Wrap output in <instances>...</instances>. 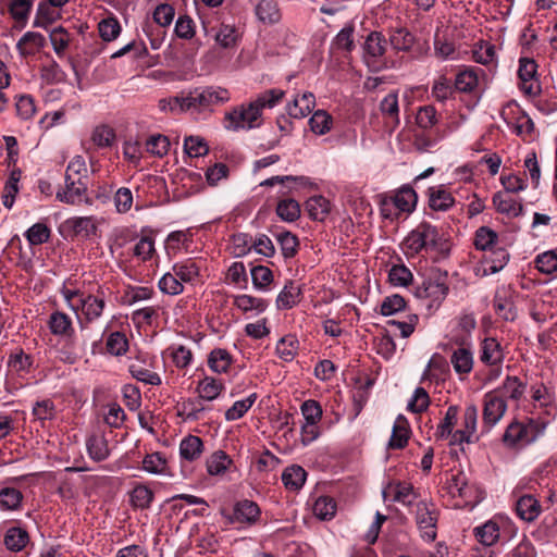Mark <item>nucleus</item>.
Segmentation results:
<instances>
[{"label":"nucleus","instance_id":"obj_2","mask_svg":"<svg viewBox=\"0 0 557 557\" xmlns=\"http://www.w3.org/2000/svg\"><path fill=\"white\" fill-rule=\"evenodd\" d=\"M230 91L223 87H197L186 95L176 96L175 102L180 103V112L194 110L197 112L228 102Z\"/></svg>","mask_w":557,"mask_h":557},{"label":"nucleus","instance_id":"obj_62","mask_svg":"<svg viewBox=\"0 0 557 557\" xmlns=\"http://www.w3.org/2000/svg\"><path fill=\"white\" fill-rule=\"evenodd\" d=\"M252 284L258 289H267L273 281L272 271L264 265H256L250 271Z\"/></svg>","mask_w":557,"mask_h":557},{"label":"nucleus","instance_id":"obj_61","mask_svg":"<svg viewBox=\"0 0 557 557\" xmlns=\"http://www.w3.org/2000/svg\"><path fill=\"white\" fill-rule=\"evenodd\" d=\"M87 176V166L83 157L76 156L74 157L67 164L65 171V181L71 180H79V182H84L83 178Z\"/></svg>","mask_w":557,"mask_h":557},{"label":"nucleus","instance_id":"obj_19","mask_svg":"<svg viewBox=\"0 0 557 557\" xmlns=\"http://www.w3.org/2000/svg\"><path fill=\"white\" fill-rule=\"evenodd\" d=\"M541 511L540 502L532 495H523L516 503L517 516L525 522L536 520Z\"/></svg>","mask_w":557,"mask_h":557},{"label":"nucleus","instance_id":"obj_56","mask_svg":"<svg viewBox=\"0 0 557 557\" xmlns=\"http://www.w3.org/2000/svg\"><path fill=\"white\" fill-rule=\"evenodd\" d=\"M336 512V503L329 496L319 497L313 505V513L321 520H329Z\"/></svg>","mask_w":557,"mask_h":557},{"label":"nucleus","instance_id":"obj_7","mask_svg":"<svg viewBox=\"0 0 557 557\" xmlns=\"http://www.w3.org/2000/svg\"><path fill=\"white\" fill-rule=\"evenodd\" d=\"M540 433L539 424L533 420L527 424L512 421L505 430L503 442L509 447L523 446L534 442Z\"/></svg>","mask_w":557,"mask_h":557},{"label":"nucleus","instance_id":"obj_46","mask_svg":"<svg viewBox=\"0 0 557 557\" xmlns=\"http://www.w3.org/2000/svg\"><path fill=\"white\" fill-rule=\"evenodd\" d=\"M106 349L112 356H123L128 350V339L122 332H112L106 341Z\"/></svg>","mask_w":557,"mask_h":557},{"label":"nucleus","instance_id":"obj_48","mask_svg":"<svg viewBox=\"0 0 557 557\" xmlns=\"http://www.w3.org/2000/svg\"><path fill=\"white\" fill-rule=\"evenodd\" d=\"M311 131L317 135L329 133L333 125V117L324 110L315 111L309 120Z\"/></svg>","mask_w":557,"mask_h":557},{"label":"nucleus","instance_id":"obj_41","mask_svg":"<svg viewBox=\"0 0 557 557\" xmlns=\"http://www.w3.org/2000/svg\"><path fill=\"white\" fill-rule=\"evenodd\" d=\"M276 214L285 222H295L300 218V206L293 198L282 199L277 202Z\"/></svg>","mask_w":557,"mask_h":557},{"label":"nucleus","instance_id":"obj_60","mask_svg":"<svg viewBox=\"0 0 557 557\" xmlns=\"http://www.w3.org/2000/svg\"><path fill=\"white\" fill-rule=\"evenodd\" d=\"M128 371L134 379L145 384H150L154 386L161 384V377L157 372H152L148 369H145L137 363L129 364Z\"/></svg>","mask_w":557,"mask_h":557},{"label":"nucleus","instance_id":"obj_53","mask_svg":"<svg viewBox=\"0 0 557 557\" xmlns=\"http://www.w3.org/2000/svg\"><path fill=\"white\" fill-rule=\"evenodd\" d=\"M153 500V492L146 485H137L131 493V504L135 508L147 509Z\"/></svg>","mask_w":557,"mask_h":557},{"label":"nucleus","instance_id":"obj_28","mask_svg":"<svg viewBox=\"0 0 557 557\" xmlns=\"http://www.w3.org/2000/svg\"><path fill=\"white\" fill-rule=\"evenodd\" d=\"M203 448V442L199 436L188 435L181 441L180 456L183 460L191 462L201 457Z\"/></svg>","mask_w":557,"mask_h":557},{"label":"nucleus","instance_id":"obj_34","mask_svg":"<svg viewBox=\"0 0 557 557\" xmlns=\"http://www.w3.org/2000/svg\"><path fill=\"white\" fill-rule=\"evenodd\" d=\"M473 534L482 545L492 546L499 539V528L496 522L487 521L482 525L475 527Z\"/></svg>","mask_w":557,"mask_h":557},{"label":"nucleus","instance_id":"obj_8","mask_svg":"<svg viewBox=\"0 0 557 557\" xmlns=\"http://www.w3.org/2000/svg\"><path fill=\"white\" fill-rule=\"evenodd\" d=\"M462 419L463 428L454 432L453 440H450L451 445H461L462 443H473L476 441V406L473 404L468 405L465 409Z\"/></svg>","mask_w":557,"mask_h":557},{"label":"nucleus","instance_id":"obj_15","mask_svg":"<svg viewBox=\"0 0 557 557\" xmlns=\"http://www.w3.org/2000/svg\"><path fill=\"white\" fill-rule=\"evenodd\" d=\"M411 430L405 416L399 414L393 425L392 435L387 447L389 449H403L407 446Z\"/></svg>","mask_w":557,"mask_h":557},{"label":"nucleus","instance_id":"obj_63","mask_svg":"<svg viewBox=\"0 0 557 557\" xmlns=\"http://www.w3.org/2000/svg\"><path fill=\"white\" fill-rule=\"evenodd\" d=\"M205 410L202 405V399L198 398H188L184 400L181 405V409L178 411L180 416H185L187 420H198L200 413Z\"/></svg>","mask_w":557,"mask_h":557},{"label":"nucleus","instance_id":"obj_9","mask_svg":"<svg viewBox=\"0 0 557 557\" xmlns=\"http://www.w3.org/2000/svg\"><path fill=\"white\" fill-rule=\"evenodd\" d=\"M507 410L506 400L496 392H488L484 396L483 422L487 426H494Z\"/></svg>","mask_w":557,"mask_h":557},{"label":"nucleus","instance_id":"obj_23","mask_svg":"<svg viewBox=\"0 0 557 557\" xmlns=\"http://www.w3.org/2000/svg\"><path fill=\"white\" fill-rule=\"evenodd\" d=\"M260 515L261 510L258 504L249 499L240 500L234 507V519L240 523L253 524Z\"/></svg>","mask_w":557,"mask_h":557},{"label":"nucleus","instance_id":"obj_43","mask_svg":"<svg viewBox=\"0 0 557 557\" xmlns=\"http://www.w3.org/2000/svg\"><path fill=\"white\" fill-rule=\"evenodd\" d=\"M498 244V234L487 226H481L476 230L474 236V246L478 250L488 251Z\"/></svg>","mask_w":557,"mask_h":557},{"label":"nucleus","instance_id":"obj_3","mask_svg":"<svg viewBox=\"0 0 557 557\" xmlns=\"http://www.w3.org/2000/svg\"><path fill=\"white\" fill-rule=\"evenodd\" d=\"M379 199L381 215L384 219L394 221L401 213H411L414 210L418 195L411 186L404 185L394 195L383 194L379 196Z\"/></svg>","mask_w":557,"mask_h":557},{"label":"nucleus","instance_id":"obj_64","mask_svg":"<svg viewBox=\"0 0 557 557\" xmlns=\"http://www.w3.org/2000/svg\"><path fill=\"white\" fill-rule=\"evenodd\" d=\"M159 288L162 293L168 295H178L183 293L184 286L175 273H165L159 281Z\"/></svg>","mask_w":557,"mask_h":557},{"label":"nucleus","instance_id":"obj_17","mask_svg":"<svg viewBox=\"0 0 557 557\" xmlns=\"http://www.w3.org/2000/svg\"><path fill=\"white\" fill-rule=\"evenodd\" d=\"M387 494H393V500L401 503L405 506H410L417 498L412 484L408 482L398 481L395 483H389L383 490L384 498H386Z\"/></svg>","mask_w":557,"mask_h":557},{"label":"nucleus","instance_id":"obj_10","mask_svg":"<svg viewBox=\"0 0 557 557\" xmlns=\"http://www.w3.org/2000/svg\"><path fill=\"white\" fill-rule=\"evenodd\" d=\"M387 41L385 36L380 32H371L363 45V59L368 66H374V71L379 67L375 66L377 60L386 52Z\"/></svg>","mask_w":557,"mask_h":557},{"label":"nucleus","instance_id":"obj_54","mask_svg":"<svg viewBox=\"0 0 557 557\" xmlns=\"http://www.w3.org/2000/svg\"><path fill=\"white\" fill-rule=\"evenodd\" d=\"M298 350V341L292 336L282 337L276 344V354L284 361H292Z\"/></svg>","mask_w":557,"mask_h":557},{"label":"nucleus","instance_id":"obj_57","mask_svg":"<svg viewBox=\"0 0 557 557\" xmlns=\"http://www.w3.org/2000/svg\"><path fill=\"white\" fill-rule=\"evenodd\" d=\"M478 75L473 70L460 72L455 79V91L471 92L478 86Z\"/></svg>","mask_w":557,"mask_h":557},{"label":"nucleus","instance_id":"obj_45","mask_svg":"<svg viewBox=\"0 0 557 557\" xmlns=\"http://www.w3.org/2000/svg\"><path fill=\"white\" fill-rule=\"evenodd\" d=\"M231 463L230 456L223 450H218L207 459L206 466L209 474L219 475L224 473Z\"/></svg>","mask_w":557,"mask_h":557},{"label":"nucleus","instance_id":"obj_40","mask_svg":"<svg viewBox=\"0 0 557 557\" xmlns=\"http://www.w3.org/2000/svg\"><path fill=\"white\" fill-rule=\"evenodd\" d=\"M306 210L312 220L323 221L330 212V202L323 196H314L306 201Z\"/></svg>","mask_w":557,"mask_h":557},{"label":"nucleus","instance_id":"obj_11","mask_svg":"<svg viewBox=\"0 0 557 557\" xmlns=\"http://www.w3.org/2000/svg\"><path fill=\"white\" fill-rule=\"evenodd\" d=\"M513 292L508 286L497 288L493 307L498 317L506 321H513L517 318V310L512 299Z\"/></svg>","mask_w":557,"mask_h":557},{"label":"nucleus","instance_id":"obj_38","mask_svg":"<svg viewBox=\"0 0 557 557\" xmlns=\"http://www.w3.org/2000/svg\"><path fill=\"white\" fill-rule=\"evenodd\" d=\"M525 391V384H523L519 377L517 376H507L504 381L503 385L497 388L495 392L498 395L508 397L512 400H519Z\"/></svg>","mask_w":557,"mask_h":557},{"label":"nucleus","instance_id":"obj_27","mask_svg":"<svg viewBox=\"0 0 557 557\" xmlns=\"http://www.w3.org/2000/svg\"><path fill=\"white\" fill-rule=\"evenodd\" d=\"M476 326L475 318L472 313H463L459 317L458 323L453 335V342L458 346L468 345L470 335Z\"/></svg>","mask_w":557,"mask_h":557},{"label":"nucleus","instance_id":"obj_14","mask_svg":"<svg viewBox=\"0 0 557 557\" xmlns=\"http://www.w3.org/2000/svg\"><path fill=\"white\" fill-rule=\"evenodd\" d=\"M445 488L451 497H459L465 504L470 503L472 486L469 485L463 472L459 471L456 474H451L446 481Z\"/></svg>","mask_w":557,"mask_h":557},{"label":"nucleus","instance_id":"obj_13","mask_svg":"<svg viewBox=\"0 0 557 557\" xmlns=\"http://www.w3.org/2000/svg\"><path fill=\"white\" fill-rule=\"evenodd\" d=\"M86 193V182H79L78 178L65 181L64 189L57 193V199L73 206L81 205L82 202L89 203Z\"/></svg>","mask_w":557,"mask_h":557},{"label":"nucleus","instance_id":"obj_22","mask_svg":"<svg viewBox=\"0 0 557 557\" xmlns=\"http://www.w3.org/2000/svg\"><path fill=\"white\" fill-rule=\"evenodd\" d=\"M480 360L486 366H496L503 362L504 351L496 338L487 337L482 342Z\"/></svg>","mask_w":557,"mask_h":557},{"label":"nucleus","instance_id":"obj_26","mask_svg":"<svg viewBox=\"0 0 557 557\" xmlns=\"http://www.w3.org/2000/svg\"><path fill=\"white\" fill-rule=\"evenodd\" d=\"M301 287L295 282L289 281L285 284L276 298V307L278 310L292 309L301 298Z\"/></svg>","mask_w":557,"mask_h":557},{"label":"nucleus","instance_id":"obj_44","mask_svg":"<svg viewBox=\"0 0 557 557\" xmlns=\"http://www.w3.org/2000/svg\"><path fill=\"white\" fill-rule=\"evenodd\" d=\"M54 7L42 0L38 3L36 18L34 21L35 27L47 28L49 25L54 23L60 14L55 12Z\"/></svg>","mask_w":557,"mask_h":557},{"label":"nucleus","instance_id":"obj_5","mask_svg":"<svg viewBox=\"0 0 557 557\" xmlns=\"http://www.w3.org/2000/svg\"><path fill=\"white\" fill-rule=\"evenodd\" d=\"M447 281V272H442L440 269L432 270L429 277L417 286L414 294L420 299L430 300V308L433 307V304L437 307L449 292Z\"/></svg>","mask_w":557,"mask_h":557},{"label":"nucleus","instance_id":"obj_16","mask_svg":"<svg viewBox=\"0 0 557 557\" xmlns=\"http://www.w3.org/2000/svg\"><path fill=\"white\" fill-rule=\"evenodd\" d=\"M493 205L497 212L517 218L522 214L523 206L508 193L498 191L493 196Z\"/></svg>","mask_w":557,"mask_h":557},{"label":"nucleus","instance_id":"obj_20","mask_svg":"<svg viewBox=\"0 0 557 557\" xmlns=\"http://www.w3.org/2000/svg\"><path fill=\"white\" fill-rule=\"evenodd\" d=\"M486 252L483 260L485 274L499 272L509 261V252L503 247L495 246Z\"/></svg>","mask_w":557,"mask_h":557},{"label":"nucleus","instance_id":"obj_58","mask_svg":"<svg viewBox=\"0 0 557 557\" xmlns=\"http://www.w3.org/2000/svg\"><path fill=\"white\" fill-rule=\"evenodd\" d=\"M454 94V84L445 76H440L432 86V96L440 102L451 98Z\"/></svg>","mask_w":557,"mask_h":557},{"label":"nucleus","instance_id":"obj_37","mask_svg":"<svg viewBox=\"0 0 557 557\" xmlns=\"http://www.w3.org/2000/svg\"><path fill=\"white\" fill-rule=\"evenodd\" d=\"M234 306L243 312L256 311L261 313L268 308V302L262 298L243 294L235 296Z\"/></svg>","mask_w":557,"mask_h":557},{"label":"nucleus","instance_id":"obj_32","mask_svg":"<svg viewBox=\"0 0 557 557\" xmlns=\"http://www.w3.org/2000/svg\"><path fill=\"white\" fill-rule=\"evenodd\" d=\"M48 325L50 332L58 336H71L74 332L71 318L60 311L50 314Z\"/></svg>","mask_w":557,"mask_h":557},{"label":"nucleus","instance_id":"obj_49","mask_svg":"<svg viewBox=\"0 0 557 557\" xmlns=\"http://www.w3.org/2000/svg\"><path fill=\"white\" fill-rule=\"evenodd\" d=\"M256 400L257 394L252 393L247 398L235 401L233 406L226 410L225 419L227 421H235L243 418Z\"/></svg>","mask_w":557,"mask_h":557},{"label":"nucleus","instance_id":"obj_29","mask_svg":"<svg viewBox=\"0 0 557 557\" xmlns=\"http://www.w3.org/2000/svg\"><path fill=\"white\" fill-rule=\"evenodd\" d=\"M450 362L456 373L467 375L473 368V356L471 350L466 346H459L450 357Z\"/></svg>","mask_w":557,"mask_h":557},{"label":"nucleus","instance_id":"obj_18","mask_svg":"<svg viewBox=\"0 0 557 557\" xmlns=\"http://www.w3.org/2000/svg\"><path fill=\"white\" fill-rule=\"evenodd\" d=\"M429 207L433 211H448L455 205V198L443 186H432L428 189Z\"/></svg>","mask_w":557,"mask_h":557},{"label":"nucleus","instance_id":"obj_6","mask_svg":"<svg viewBox=\"0 0 557 557\" xmlns=\"http://www.w3.org/2000/svg\"><path fill=\"white\" fill-rule=\"evenodd\" d=\"M438 515L440 512L434 503L426 500L417 503L416 523L423 540L433 542L436 539Z\"/></svg>","mask_w":557,"mask_h":557},{"label":"nucleus","instance_id":"obj_12","mask_svg":"<svg viewBox=\"0 0 557 557\" xmlns=\"http://www.w3.org/2000/svg\"><path fill=\"white\" fill-rule=\"evenodd\" d=\"M62 230L71 236L88 238L96 235L98 226L94 216H74L63 222Z\"/></svg>","mask_w":557,"mask_h":557},{"label":"nucleus","instance_id":"obj_36","mask_svg":"<svg viewBox=\"0 0 557 557\" xmlns=\"http://www.w3.org/2000/svg\"><path fill=\"white\" fill-rule=\"evenodd\" d=\"M307 472L300 466L287 467L282 473V481L287 490L298 491L306 482Z\"/></svg>","mask_w":557,"mask_h":557},{"label":"nucleus","instance_id":"obj_24","mask_svg":"<svg viewBox=\"0 0 557 557\" xmlns=\"http://www.w3.org/2000/svg\"><path fill=\"white\" fill-rule=\"evenodd\" d=\"M255 13L258 20L265 25H273L281 21L282 14L275 0H260Z\"/></svg>","mask_w":557,"mask_h":557},{"label":"nucleus","instance_id":"obj_59","mask_svg":"<svg viewBox=\"0 0 557 557\" xmlns=\"http://www.w3.org/2000/svg\"><path fill=\"white\" fill-rule=\"evenodd\" d=\"M23 499L22 493L14 487H4L0 491V507L5 510H15Z\"/></svg>","mask_w":557,"mask_h":557},{"label":"nucleus","instance_id":"obj_33","mask_svg":"<svg viewBox=\"0 0 557 557\" xmlns=\"http://www.w3.org/2000/svg\"><path fill=\"white\" fill-rule=\"evenodd\" d=\"M223 388L224 385L220 380L206 376L203 380L199 381L196 391L200 399L211 401L220 396Z\"/></svg>","mask_w":557,"mask_h":557},{"label":"nucleus","instance_id":"obj_21","mask_svg":"<svg viewBox=\"0 0 557 557\" xmlns=\"http://www.w3.org/2000/svg\"><path fill=\"white\" fill-rule=\"evenodd\" d=\"M315 106V97L312 92H304L301 96L294 98L287 104V113L290 117L302 119L307 116Z\"/></svg>","mask_w":557,"mask_h":557},{"label":"nucleus","instance_id":"obj_25","mask_svg":"<svg viewBox=\"0 0 557 557\" xmlns=\"http://www.w3.org/2000/svg\"><path fill=\"white\" fill-rule=\"evenodd\" d=\"M46 44L45 37L40 33L27 32L16 44L18 53L26 58L37 53Z\"/></svg>","mask_w":557,"mask_h":557},{"label":"nucleus","instance_id":"obj_51","mask_svg":"<svg viewBox=\"0 0 557 557\" xmlns=\"http://www.w3.org/2000/svg\"><path fill=\"white\" fill-rule=\"evenodd\" d=\"M458 407L449 406L446 410L445 417L442 422L437 425L436 435L440 438H446L448 436L453 437V428L458 419Z\"/></svg>","mask_w":557,"mask_h":557},{"label":"nucleus","instance_id":"obj_1","mask_svg":"<svg viewBox=\"0 0 557 557\" xmlns=\"http://www.w3.org/2000/svg\"><path fill=\"white\" fill-rule=\"evenodd\" d=\"M282 89L273 88L260 94L253 101L232 108L224 116V127L228 131L258 128L262 124V111L275 107L284 97Z\"/></svg>","mask_w":557,"mask_h":557},{"label":"nucleus","instance_id":"obj_4","mask_svg":"<svg viewBox=\"0 0 557 557\" xmlns=\"http://www.w3.org/2000/svg\"><path fill=\"white\" fill-rule=\"evenodd\" d=\"M440 239L441 235L437 227L423 221L407 235L403 245L406 255L413 257L423 250H434Z\"/></svg>","mask_w":557,"mask_h":557},{"label":"nucleus","instance_id":"obj_30","mask_svg":"<svg viewBox=\"0 0 557 557\" xmlns=\"http://www.w3.org/2000/svg\"><path fill=\"white\" fill-rule=\"evenodd\" d=\"M89 457L99 462L106 460L110 455L108 441L102 434H92L86 441Z\"/></svg>","mask_w":557,"mask_h":557},{"label":"nucleus","instance_id":"obj_50","mask_svg":"<svg viewBox=\"0 0 557 557\" xmlns=\"http://www.w3.org/2000/svg\"><path fill=\"white\" fill-rule=\"evenodd\" d=\"M50 228L47 224L41 222L35 223L25 233V237L32 246H38L44 243H47L50 239Z\"/></svg>","mask_w":557,"mask_h":557},{"label":"nucleus","instance_id":"obj_35","mask_svg":"<svg viewBox=\"0 0 557 557\" xmlns=\"http://www.w3.org/2000/svg\"><path fill=\"white\" fill-rule=\"evenodd\" d=\"M232 362L231 354L224 348H215L208 356V366L215 373H225Z\"/></svg>","mask_w":557,"mask_h":557},{"label":"nucleus","instance_id":"obj_47","mask_svg":"<svg viewBox=\"0 0 557 557\" xmlns=\"http://www.w3.org/2000/svg\"><path fill=\"white\" fill-rule=\"evenodd\" d=\"M28 542V533L21 528H11L4 536V544L12 552L22 550Z\"/></svg>","mask_w":557,"mask_h":557},{"label":"nucleus","instance_id":"obj_55","mask_svg":"<svg viewBox=\"0 0 557 557\" xmlns=\"http://www.w3.org/2000/svg\"><path fill=\"white\" fill-rule=\"evenodd\" d=\"M380 110L385 116L391 119L394 127L399 124V107L396 94L385 96L380 103Z\"/></svg>","mask_w":557,"mask_h":557},{"label":"nucleus","instance_id":"obj_52","mask_svg":"<svg viewBox=\"0 0 557 557\" xmlns=\"http://www.w3.org/2000/svg\"><path fill=\"white\" fill-rule=\"evenodd\" d=\"M156 253L154 239L151 236H143L133 247V256L146 262Z\"/></svg>","mask_w":557,"mask_h":557},{"label":"nucleus","instance_id":"obj_42","mask_svg":"<svg viewBox=\"0 0 557 557\" xmlns=\"http://www.w3.org/2000/svg\"><path fill=\"white\" fill-rule=\"evenodd\" d=\"M181 283H191L199 276V267L193 259L177 262L172 267Z\"/></svg>","mask_w":557,"mask_h":557},{"label":"nucleus","instance_id":"obj_39","mask_svg":"<svg viewBox=\"0 0 557 557\" xmlns=\"http://www.w3.org/2000/svg\"><path fill=\"white\" fill-rule=\"evenodd\" d=\"M275 237L280 246L282 256L285 259H292L297 255L299 248V240L295 234L288 231H284L276 234Z\"/></svg>","mask_w":557,"mask_h":557},{"label":"nucleus","instance_id":"obj_31","mask_svg":"<svg viewBox=\"0 0 557 557\" xmlns=\"http://www.w3.org/2000/svg\"><path fill=\"white\" fill-rule=\"evenodd\" d=\"M79 306L86 320L91 322L97 320L102 314L106 302L102 297L87 295L85 297H81Z\"/></svg>","mask_w":557,"mask_h":557}]
</instances>
